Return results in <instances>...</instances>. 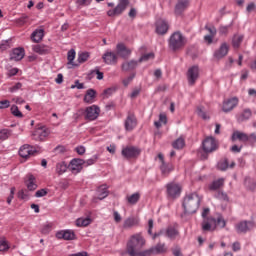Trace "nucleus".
I'll list each match as a JSON object with an SVG mask.
<instances>
[{"instance_id": "nucleus-20", "label": "nucleus", "mask_w": 256, "mask_h": 256, "mask_svg": "<svg viewBox=\"0 0 256 256\" xmlns=\"http://www.w3.org/2000/svg\"><path fill=\"white\" fill-rule=\"evenodd\" d=\"M229 53V45L227 43H222L220 49L214 52L215 59H223Z\"/></svg>"}, {"instance_id": "nucleus-61", "label": "nucleus", "mask_w": 256, "mask_h": 256, "mask_svg": "<svg viewBox=\"0 0 256 256\" xmlns=\"http://www.w3.org/2000/svg\"><path fill=\"white\" fill-rule=\"evenodd\" d=\"M51 227H52L51 224H44V226L42 227L41 232H42L44 235H47V233H49V232L51 231Z\"/></svg>"}, {"instance_id": "nucleus-4", "label": "nucleus", "mask_w": 256, "mask_h": 256, "mask_svg": "<svg viewBox=\"0 0 256 256\" xmlns=\"http://www.w3.org/2000/svg\"><path fill=\"white\" fill-rule=\"evenodd\" d=\"M181 185L179 183L170 182L166 184V196L170 201H175V199H179L181 197Z\"/></svg>"}, {"instance_id": "nucleus-24", "label": "nucleus", "mask_w": 256, "mask_h": 256, "mask_svg": "<svg viewBox=\"0 0 256 256\" xmlns=\"http://www.w3.org/2000/svg\"><path fill=\"white\" fill-rule=\"evenodd\" d=\"M167 251V247H165V243H158L156 246L147 250V256L159 253H165Z\"/></svg>"}, {"instance_id": "nucleus-40", "label": "nucleus", "mask_w": 256, "mask_h": 256, "mask_svg": "<svg viewBox=\"0 0 256 256\" xmlns=\"http://www.w3.org/2000/svg\"><path fill=\"white\" fill-rule=\"evenodd\" d=\"M174 149H183L185 147V138L179 137L172 143Z\"/></svg>"}, {"instance_id": "nucleus-19", "label": "nucleus", "mask_w": 256, "mask_h": 256, "mask_svg": "<svg viewBox=\"0 0 256 256\" xmlns=\"http://www.w3.org/2000/svg\"><path fill=\"white\" fill-rule=\"evenodd\" d=\"M57 239H64L65 241H71L75 239V232L72 230H62L56 233Z\"/></svg>"}, {"instance_id": "nucleus-62", "label": "nucleus", "mask_w": 256, "mask_h": 256, "mask_svg": "<svg viewBox=\"0 0 256 256\" xmlns=\"http://www.w3.org/2000/svg\"><path fill=\"white\" fill-rule=\"evenodd\" d=\"M18 197H19V199H23V200L29 199V195L27 193H25V191H23V190H20L18 192Z\"/></svg>"}, {"instance_id": "nucleus-29", "label": "nucleus", "mask_w": 256, "mask_h": 256, "mask_svg": "<svg viewBox=\"0 0 256 256\" xmlns=\"http://www.w3.org/2000/svg\"><path fill=\"white\" fill-rule=\"evenodd\" d=\"M28 179L26 181V187L28 191H35L37 189V179L33 174H28Z\"/></svg>"}, {"instance_id": "nucleus-38", "label": "nucleus", "mask_w": 256, "mask_h": 256, "mask_svg": "<svg viewBox=\"0 0 256 256\" xmlns=\"http://www.w3.org/2000/svg\"><path fill=\"white\" fill-rule=\"evenodd\" d=\"M224 183H225V180L223 178H220L218 180L213 181L209 189L210 191H217V189H221V187H223Z\"/></svg>"}, {"instance_id": "nucleus-31", "label": "nucleus", "mask_w": 256, "mask_h": 256, "mask_svg": "<svg viewBox=\"0 0 256 256\" xmlns=\"http://www.w3.org/2000/svg\"><path fill=\"white\" fill-rule=\"evenodd\" d=\"M160 171L163 177H168L171 171H173V164L162 162V164H160Z\"/></svg>"}, {"instance_id": "nucleus-8", "label": "nucleus", "mask_w": 256, "mask_h": 256, "mask_svg": "<svg viewBox=\"0 0 256 256\" xmlns=\"http://www.w3.org/2000/svg\"><path fill=\"white\" fill-rule=\"evenodd\" d=\"M50 133L51 132L49 131V128H47L46 126H38L32 135L35 141H45V139L49 137Z\"/></svg>"}, {"instance_id": "nucleus-41", "label": "nucleus", "mask_w": 256, "mask_h": 256, "mask_svg": "<svg viewBox=\"0 0 256 256\" xmlns=\"http://www.w3.org/2000/svg\"><path fill=\"white\" fill-rule=\"evenodd\" d=\"M67 171V163L65 162H59L56 165V173H58V175H63V173H65Z\"/></svg>"}, {"instance_id": "nucleus-23", "label": "nucleus", "mask_w": 256, "mask_h": 256, "mask_svg": "<svg viewBox=\"0 0 256 256\" xmlns=\"http://www.w3.org/2000/svg\"><path fill=\"white\" fill-rule=\"evenodd\" d=\"M33 153H35V150H33V147L27 144L23 145L19 149V155L20 157H23V159H27V157L33 155Z\"/></svg>"}, {"instance_id": "nucleus-36", "label": "nucleus", "mask_w": 256, "mask_h": 256, "mask_svg": "<svg viewBox=\"0 0 256 256\" xmlns=\"http://www.w3.org/2000/svg\"><path fill=\"white\" fill-rule=\"evenodd\" d=\"M227 225V222L225 221V218L223 216H218V218L215 220V224H212L211 231L215 230L216 227H220L221 229L225 228Z\"/></svg>"}, {"instance_id": "nucleus-55", "label": "nucleus", "mask_w": 256, "mask_h": 256, "mask_svg": "<svg viewBox=\"0 0 256 256\" xmlns=\"http://www.w3.org/2000/svg\"><path fill=\"white\" fill-rule=\"evenodd\" d=\"M47 193H48V190L45 188H42V189L36 191L35 197H37V198L45 197V195H47Z\"/></svg>"}, {"instance_id": "nucleus-14", "label": "nucleus", "mask_w": 256, "mask_h": 256, "mask_svg": "<svg viewBox=\"0 0 256 256\" xmlns=\"http://www.w3.org/2000/svg\"><path fill=\"white\" fill-rule=\"evenodd\" d=\"M116 54L117 57H121L122 59H129L131 56V49L127 48L123 43H118L116 45Z\"/></svg>"}, {"instance_id": "nucleus-5", "label": "nucleus", "mask_w": 256, "mask_h": 256, "mask_svg": "<svg viewBox=\"0 0 256 256\" xmlns=\"http://www.w3.org/2000/svg\"><path fill=\"white\" fill-rule=\"evenodd\" d=\"M157 237H166L170 241H175L179 237V230L173 226H168L153 235V239H157Z\"/></svg>"}, {"instance_id": "nucleus-6", "label": "nucleus", "mask_w": 256, "mask_h": 256, "mask_svg": "<svg viewBox=\"0 0 256 256\" xmlns=\"http://www.w3.org/2000/svg\"><path fill=\"white\" fill-rule=\"evenodd\" d=\"M129 7V0H119L118 5L107 12L108 17H117Z\"/></svg>"}, {"instance_id": "nucleus-26", "label": "nucleus", "mask_w": 256, "mask_h": 256, "mask_svg": "<svg viewBox=\"0 0 256 256\" xmlns=\"http://www.w3.org/2000/svg\"><path fill=\"white\" fill-rule=\"evenodd\" d=\"M50 51L51 48L43 44H36L33 46V52L38 53V55H47Z\"/></svg>"}, {"instance_id": "nucleus-50", "label": "nucleus", "mask_w": 256, "mask_h": 256, "mask_svg": "<svg viewBox=\"0 0 256 256\" xmlns=\"http://www.w3.org/2000/svg\"><path fill=\"white\" fill-rule=\"evenodd\" d=\"M89 59V53L87 52H82L78 55V62L79 63H85Z\"/></svg>"}, {"instance_id": "nucleus-16", "label": "nucleus", "mask_w": 256, "mask_h": 256, "mask_svg": "<svg viewBox=\"0 0 256 256\" xmlns=\"http://www.w3.org/2000/svg\"><path fill=\"white\" fill-rule=\"evenodd\" d=\"M83 165H85V160L74 158L70 162L69 169L72 170V173H81Z\"/></svg>"}, {"instance_id": "nucleus-54", "label": "nucleus", "mask_w": 256, "mask_h": 256, "mask_svg": "<svg viewBox=\"0 0 256 256\" xmlns=\"http://www.w3.org/2000/svg\"><path fill=\"white\" fill-rule=\"evenodd\" d=\"M9 249V244L5 239H0V251H7Z\"/></svg>"}, {"instance_id": "nucleus-27", "label": "nucleus", "mask_w": 256, "mask_h": 256, "mask_svg": "<svg viewBox=\"0 0 256 256\" xmlns=\"http://www.w3.org/2000/svg\"><path fill=\"white\" fill-rule=\"evenodd\" d=\"M139 65V60H130V61H125L122 64V71H133L134 69H137V66Z\"/></svg>"}, {"instance_id": "nucleus-17", "label": "nucleus", "mask_w": 256, "mask_h": 256, "mask_svg": "<svg viewBox=\"0 0 256 256\" xmlns=\"http://www.w3.org/2000/svg\"><path fill=\"white\" fill-rule=\"evenodd\" d=\"M238 104L239 99H237L236 97L228 99L224 101L222 111H224V113H229V111H233V109H235V106Z\"/></svg>"}, {"instance_id": "nucleus-53", "label": "nucleus", "mask_w": 256, "mask_h": 256, "mask_svg": "<svg viewBox=\"0 0 256 256\" xmlns=\"http://www.w3.org/2000/svg\"><path fill=\"white\" fill-rule=\"evenodd\" d=\"M27 19H29V16L23 14L20 18L16 20V23L18 25H25V23H27Z\"/></svg>"}, {"instance_id": "nucleus-46", "label": "nucleus", "mask_w": 256, "mask_h": 256, "mask_svg": "<svg viewBox=\"0 0 256 256\" xmlns=\"http://www.w3.org/2000/svg\"><path fill=\"white\" fill-rule=\"evenodd\" d=\"M214 197L216 199H219L220 201H229V196H227V193L223 192V191H217L214 194Z\"/></svg>"}, {"instance_id": "nucleus-34", "label": "nucleus", "mask_w": 256, "mask_h": 256, "mask_svg": "<svg viewBox=\"0 0 256 256\" xmlns=\"http://www.w3.org/2000/svg\"><path fill=\"white\" fill-rule=\"evenodd\" d=\"M97 195V199H99L100 201H103V199L109 197V191L107 190V186H100L97 190Z\"/></svg>"}, {"instance_id": "nucleus-60", "label": "nucleus", "mask_w": 256, "mask_h": 256, "mask_svg": "<svg viewBox=\"0 0 256 256\" xmlns=\"http://www.w3.org/2000/svg\"><path fill=\"white\" fill-rule=\"evenodd\" d=\"M133 79H135V74H131L126 79H124L123 80L124 87H127L129 85V83H131V81H133Z\"/></svg>"}, {"instance_id": "nucleus-2", "label": "nucleus", "mask_w": 256, "mask_h": 256, "mask_svg": "<svg viewBox=\"0 0 256 256\" xmlns=\"http://www.w3.org/2000/svg\"><path fill=\"white\" fill-rule=\"evenodd\" d=\"M199 205H201V197L197 193H190L184 197L182 207L184 208V213L191 215L193 213H197V209H199Z\"/></svg>"}, {"instance_id": "nucleus-3", "label": "nucleus", "mask_w": 256, "mask_h": 256, "mask_svg": "<svg viewBox=\"0 0 256 256\" xmlns=\"http://www.w3.org/2000/svg\"><path fill=\"white\" fill-rule=\"evenodd\" d=\"M168 45L172 51H179V49H183L184 45H187V38L181 32H174L169 38Z\"/></svg>"}, {"instance_id": "nucleus-18", "label": "nucleus", "mask_w": 256, "mask_h": 256, "mask_svg": "<svg viewBox=\"0 0 256 256\" xmlns=\"http://www.w3.org/2000/svg\"><path fill=\"white\" fill-rule=\"evenodd\" d=\"M124 127L126 131H133L137 127V118H135V115L128 114L124 122Z\"/></svg>"}, {"instance_id": "nucleus-42", "label": "nucleus", "mask_w": 256, "mask_h": 256, "mask_svg": "<svg viewBox=\"0 0 256 256\" xmlns=\"http://www.w3.org/2000/svg\"><path fill=\"white\" fill-rule=\"evenodd\" d=\"M75 55H76L75 49H71L68 51V56H67L68 65H73V67H77V64L73 63V61H75Z\"/></svg>"}, {"instance_id": "nucleus-25", "label": "nucleus", "mask_w": 256, "mask_h": 256, "mask_svg": "<svg viewBox=\"0 0 256 256\" xmlns=\"http://www.w3.org/2000/svg\"><path fill=\"white\" fill-rule=\"evenodd\" d=\"M232 141H241L242 143H247V141H249V135H247V133L245 132H241V131H235L232 134L231 137Z\"/></svg>"}, {"instance_id": "nucleus-15", "label": "nucleus", "mask_w": 256, "mask_h": 256, "mask_svg": "<svg viewBox=\"0 0 256 256\" xmlns=\"http://www.w3.org/2000/svg\"><path fill=\"white\" fill-rule=\"evenodd\" d=\"M189 85H195V81L199 79V66H192L187 73Z\"/></svg>"}, {"instance_id": "nucleus-64", "label": "nucleus", "mask_w": 256, "mask_h": 256, "mask_svg": "<svg viewBox=\"0 0 256 256\" xmlns=\"http://www.w3.org/2000/svg\"><path fill=\"white\" fill-rule=\"evenodd\" d=\"M248 142L249 143H256V132L251 133L248 135Z\"/></svg>"}, {"instance_id": "nucleus-43", "label": "nucleus", "mask_w": 256, "mask_h": 256, "mask_svg": "<svg viewBox=\"0 0 256 256\" xmlns=\"http://www.w3.org/2000/svg\"><path fill=\"white\" fill-rule=\"evenodd\" d=\"M244 183H245V186L248 189H250V191H255V189H256V182L253 181L251 178L246 177Z\"/></svg>"}, {"instance_id": "nucleus-11", "label": "nucleus", "mask_w": 256, "mask_h": 256, "mask_svg": "<svg viewBox=\"0 0 256 256\" xmlns=\"http://www.w3.org/2000/svg\"><path fill=\"white\" fill-rule=\"evenodd\" d=\"M255 223L251 221H240L235 225L236 233H247L248 231H251V229H254Z\"/></svg>"}, {"instance_id": "nucleus-39", "label": "nucleus", "mask_w": 256, "mask_h": 256, "mask_svg": "<svg viewBox=\"0 0 256 256\" xmlns=\"http://www.w3.org/2000/svg\"><path fill=\"white\" fill-rule=\"evenodd\" d=\"M77 227H87L88 225H91V218H78L76 220Z\"/></svg>"}, {"instance_id": "nucleus-1", "label": "nucleus", "mask_w": 256, "mask_h": 256, "mask_svg": "<svg viewBox=\"0 0 256 256\" xmlns=\"http://www.w3.org/2000/svg\"><path fill=\"white\" fill-rule=\"evenodd\" d=\"M145 247V238L141 234L132 235L126 245V253L129 256H147V250L143 251Z\"/></svg>"}, {"instance_id": "nucleus-59", "label": "nucleus", "mask_w": 256, "mask_h": 256, "mask_svg": "<svg viewBox=\"0 0 256 256\" xmlns=\"http://www.w3.org/2000/svg\"><path fill=\"white\" fill-rule=\"evenodd\" d=\"M115 91H117L116 88H107L106 90H104V95L105 97L109 98L115 93Z\"/></svg>"}, {"instance_id": "nucleus-22", "label": "nucleus", "mask_w": 256, "mask_h": 256, "mask_svg": "<svg viewBox=\"0 0 256 256\" xmlns=\"http://www.w3.org/2000/svg\"><path fill=\"white\" fill-rule=\"evenodd\" d=\"M169 31V24L165 20H158L156 22V33L158 35H165Z\"/></svg>"}, {"instance_id": "nucleus-47", "label": "nucleus", "mask_w": 256, "mask_h": 256, "mask_svg": "<svg viewBox=\"0 0 256 256\" xmlns=\"http://www.w3.org/2000/svg\"><path fill=\"white\" fill-rule=\"evenodd\" d=\"M10 111H11L12 115H14V117H18L19 119H21L23 117V113H21V111H19V107H17V105H12L10 108Z\"/></svg>"}, {"instance_id": "nucleus-52", "label": "nucleus", "mask_w": 256, "mask_h": 256, "mask_svg": "<svg viewBox=\"0 0 256 256\" xmlns=\"http://www.w3.org/2000/svg\"><path fill=\"white\" fill-rule=\"evenodd\" d=\"M231 25H233V24H230V25H227V26H220L219 27L220 35H227V33H229V28L231 27Z\"/></svg>"}, {"instance_id": "nucleus-10", "label": "nucleus", "mask_w": 256, "mask_h": 256, "mask_svg": "<svg viewBox=\"0 0 256 256\" xmlns=\"http://www.w3.org/2000/svg\"><path fill=\"white\" fill-rule=\"evenodd\" d=\"M102 59L106 65H117V62L119 61V56H117V53L107 50L103 55Z\"/></svg>"}, {"instance_id": "nucleus-9", "label": "nucleus", "mask_w": 256, "mask_h": 256, "mask_svg": "<svg viewBox=\"0 0 256 256\" xmlns=\"http://www.w3.org/2000/svg\"><path fill=\"white\" fill-rule=\"evenodd\" d=\"M101 109L97 105L89 106L85 109V119L88 121H95L99 117Z\"/></svg>"}, {"instance_id": "nucleus-57", "label": "nucleus", "mask_w": 256, "mask_h": 256, "mask_svg": "<svg viewBox=\"0 0 256 256\" xmlns=\"http://www.w3.org/2000/svg\"><path fill=\"white\" fill-rule=\"evenodd\" d=\"M11 107V102L9 100L0 101V109H9Z\"/></svg>"}, {"instance_id": "nucleus-35", "label": "nucleus", "mask_w": 256, "mask_h": 256, "mask_svg": "<svg viewBox=\"0 0 256 256\" xmlns=\"http://www.w3.org/2000/svg\"><path fill=\"white\" fill-rule=\"evenodd\" d=\"M140 199H141V194L138 192L126 197V200L128 201L129 205H137Z\"/></svg>"}, {"instance_id": "nucleus-12", "label": "nucleus", "mask_w": 256, "mask_h": 256, "mask_svg": "<svg viewBox=\"0 0 256 256\" xmlns=\"http://www.w3.org/2000/svg\"><path fill=\"white\" fill-rule=\"evenodd\" d=\"M202 147L205 153H213V151H217V141L213 137H208L203 141Z\"/></svg>"}, {"instance_id": "nucleus-48", "label": "nucleus", "mask_w": 256, "mask_h": 256, "mask_svg": "<svg viewBox=\"0 0 256 256\" xmlns=\"http://www.w3.org/2000/svg\"><path fill=\"white\" fill-rule=\"evenodd\" d=\"M151 59H155V54L153 52L142 55L141 58L138 60V63H143V61H149Z\"/></svg>"}, {"instance_id": "nucleus-33", "label": "nucleus", "mask_w": 256, "mask_h": 256, "mask_svg": "<svg viewBox=\"0 0 256 256\" xmlns=\"http://www.w3.org/2000/svg\"><path fill=\"white\" fill-rule=\"evenodd\" d=\"M251 115H253L251 109H245L241 114L237 116V121H239V123H243V121H249V119H251Z\"/></svg>"}, {"instance_id": "nucleus-7", "label": "nucleus", "mask_w": 256, "mask_h": 256, "mask_svg": "<svg viewBox=\"0 0 256 256\" xmlns=\"http://www.w3.org/2000/svg\"><path fill=\"white\" fill-rule=\"evenodd\" d=\"M209 208H205L202 212V230L203 231H211L213 228V225H215V218L213 217H207L209 215Z\"/></svg>"}, {"instance_id": "nucleus-63", "label": "nucleus", "mask_w": 256, "mask_h": 256, "mask_svg": "<svg viewBox=\"0 0 256 256\" xmlns=\"http://www.w3.org/2000/svg\"><path fill=\"white\" fill-rule=\"evenodd\" d=\"M17 73H19V69H17V68H12V69L8 70L7 75H8L9 77H15V75H16Z\"/></svg>"}, {"instance_id": "nucleus-58", "label": "nucleus", "mask_w": 256, "mask_h": 256, "mask_svg": "<svg viewBox=\"0 0 256 256\" xmlns=\"http://www.w3.org/2000/svg\"><path fill=\"white\" fill-rule=\"evenodd\" d=\"M197 114L199 115V117H202V119H209V117L207 116V114L203 110V107H198L197 108Z\"/></svg>"}, {"instance_id": "nucleus-13", "label": "nucleus", "mask_w": 256, "mask_h": 256, "mask_svg": "<svg viewBox=\"0 0 256 256\" xmlns=\"http://www.w3.org/2000/svg\"><path fill=\"white\" fill-rule=\"evenodd\" d=\"M140 153L141 150L135 146H128L122 150V155L125 157V159H133L138 157Z\"/></svg>"}, {"instance_id": "nucleus-45", "label": "nucleus", "mask_w": 256, "mask_h": 256, "mask_svg": "<svg viewBox=\"0 0 256 256\" xmlns=\"http://www.w3.org/2000/svg\"><path fill=\"white\" fill-rule=\"evenodd\" d=\"M218 169L220 171H227L229 169V160L223 159L218 162Z\"/></svg>"}, {"instance_id": "nucleus-37", "label": "nucleus", "mask_w": 256, "mask_h": 256, "mask_svg": "<svg viewBox=\"0 0 256 256\" xmlns=\"http://www.w3.org/2000/svg\"><path fill=\"white\" fill-rule=\"evenodd\" d=\"M95 95H97V92L94 89H88L84 96L85 103H93Z\"/></svg>"}, {"instance_id": "nucleus-56", "label": "nucleus", "mask_w": 256, "mask_h": 256, "mask_svg": "<svg viewBox=\"0 0 256 256\" xmlns=\"http://www.w3.org/2000/svg\"><path fill=\"white\" fill-rule=\"evenodd\" d=\"M92 1L93 0H77L76 3L79 7H87L88 5H91Z\"/></svg>"}, {"instance_id": "nucleus-51", "label": "nucleus", "mask_w": 256, "mask_h": 256, "mask_svg": "<svg viewBox=\"0 0 256 256\" xmlns=\"http://www.w3.org/2000/svg\"><path fill=\"white\" fill-rule=\"evenodd\" d=\"M21 87H23V84H21V82H18L14 86L9 88V92L10 93H17L19 91V89H21Z\"/></svg>"}, {"instance_id": "nucleus-44", "label": "nucleus", "mask_w": 256, "mask_h": 256, "mask_svg": "<svg viewBox=\"0 0 256 256\" xmlns=\"http://www.w3.org/2000/svg\"><path fill=\"white\" fill-rule=\"evenodd\" d=\"M241 43H243V35H239V34L234 35L232 39L233 47L237 49L239 45H241Z\"/></svg>"}, {"instance_id": "nucleus-28", "label": "nucleus", "mask_w": 256, "mask_h": 256, "mask_svg": "<svg viewBox=\"0 0 256 256\" xmlns=\"http://www.w3.org/2000/svg\"><path fill=\"white\" fill-rule=\"evenodd\" d=\"M187 7H189V0H178L175 7V13L177 15H181L183 11L187 9Z\"/></svg>"}, {"instance_id": "nucleus-21", "label": "nucleus", "mask_w": 256, "mask_h": 256, "mask_svg": "<svg viewBox=\"0 0 256 256\" xmlns=\"http://www.w3.org/2000/svg\"><path fill=\"white\" fill-rule=\"evenodd\" d=\"M25 57V49L23 48H15L10 53V60L11 61H21Z\"/></svg>"}, {"instance_id": "nucleus-49", "label": "nucleus", "mask_w": 256, "mask_h": 256, "mask_svg": "<svg viewBox=\"0 0 256 256\" xmlns=\"http://www.w3.org/2000/svg\"><path fill=\"white\" fill-rule=\"evenodd\" d=\"M11 136V131L8 129H3L0 131V139L2 141H5V139H9V137Z\"/></svg>"}, {"instance_id": "nucleus-30", "label": "nucleus", "mask_w": 256, "mask_h": 256, "mask_svg": "<svg viewBox=\"0 0 256 256\" xmlns=\"http://www.w3.org/2000/svg\"><path fill=\"white\" fill-rule=\"evenodd\" d=\"M139 223V219L135 216H130L124 220L123 229H131V227H135Z\"/></svg>"}, {"instance_id": "nucleus-32", "label": "nucleus", "mask_w": 256, "mask_h": 256, "mask_svg": "<svg viewBox=\"0 0 256 256\" xmlns=\"http://www.w3.org/2000/svg\"><path fill=\"white\" fill-rule=\"evenodd\" d=\"M43 37H45V30L43 29H36L31 34V39L34 41V43H39V41H43Z\"/></svg>"}]
</instances>
